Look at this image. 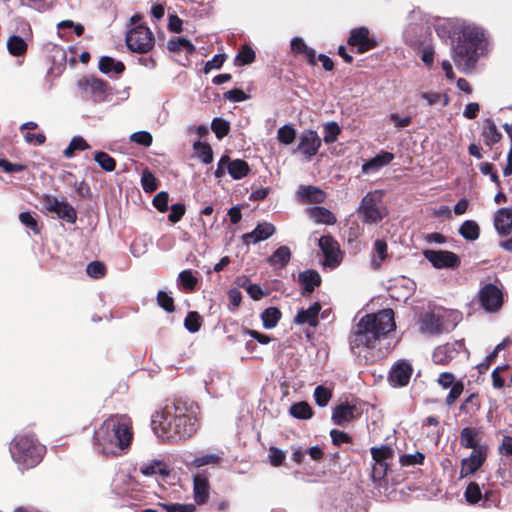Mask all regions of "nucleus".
<instances>
[{"label": "nucleus", "mask_w": 512, "mask_h": 512, "mask_svg": "<svg viewBox=\"0 0 512 512\" xmlns=\"http://www.w3.org/2000/svg\"><path fill=\"white\" fill-rule=\"evenodd\" d=\"M395 328L394 311L391 308L366 314L352 327L349 335L350 349L360 363H373L375 355L372 350Z\"/></svg>", "instance_id": "obj_1"}, {"label": "nucleus", "mask_w": 512, "mask_h": 512, "mask_svg": "<svg viewBox=\"0 0 512 512\" xmlns=\"http://www.w3.org/2000/svg\"><path fill=\"white\" fill-rule=\"evenodd\" d=\"M197 421L185 402L175 400L152 415L151 428L163 442L177 443L196 433Z\"/></svg>", "instance_id": "obj_2"}, {"label": "nucleus", "mask_w": 512, "mask_h": 512, "mask_svg": "<svg viewBox=\"0 0 512 512\" xmlns=\"http://www.w3.org/2000/svg\"><path fill=\"white\" fill-rule=\"evenodd\" d=\"M131 418L126 414H113L95 430L93 443L105 456H119L127 451L133 440Z\"/></svg>", "instance_id": "obj_3"}, {"label": "nucleus", "mask_w": 512, "mask_h": 512, "mask_svg": "<svg viewBox=\"0 0 512 512\" xmlns=\"http://www.w3.org/2000/svg\"><path fill=\"white\" fill-rule=\"evenodd\" d=\"M436 31L442 38H456V44L452 47V59L462 72L472 71L479 58L478 50L485 40L483 31L471 25L453 26L452 31L446 30L445 26H438Z\"/></svg>", "instance_id": "obj_4"}, {"label": "nucleus", "mask_w": 512, "mask_h": 512, "mask_svg": "<svg viewBox=\"0 0 512 512\" xmlns=\"http://www.w3.org/2000/svg\"><path fill=\"white\" fill-rule=\"evenodd\" d=\"M12 459L22 469H31L37 466L46 453V447L42 445L35 435L30 433L16 435L10 443Z\"/></svg>", "instance_id": "obj_5"}, {"label": "nucleus", "mask_w": 512, "mask_h": 512, "mask_svg": "<svg viewBox=\"0 0 512 512\" xmlns=\"http://www.w3.org/2000/svg\"><path fill=\"white\" fill-rule=\"evenodd\" d=\"M357 213L364 224L381 222L388 215V210L382 203V192L379 190L368 192L362 198Z\"/></svg>", "instance_id": "obj_6"}, {"label": "nucleus", "mask_w": 512, "mask_h": 512, "mask_svg": "<svg viewBox=\"0 0 512 512\" xmlns=\"http://www.w3.org/2000/svg\"><path fill=\"white\" fill-rule=\"evenodd\" d=\"M77 86L82 96L90 99L94 103L105 102L112 94V89L108 82L94 75L82 76L77 81Z\"/></svg>", "instance_id": "obj_7"}, {"label": "nucleus", "mask_w": 512, "mask_h": 512, "mask_svg": "<svg viewBox=\"0 0 512 512\" xmlns=\"http://www.w3.org/2000/svg\"><path fill=\"white\" fill-rule=\"evenodd\" d=\"M125 42L132 52L144 54L153 49L155 38L149 27L136 25L127 32Z\"/></svg>", "instance_id": "obj_8"}, {"label": "nucleus", "mask_w": 512, "mask_h": 512, "mask_svg": "<svg viewBox=\"0 0 512 512\" xmlns=\"http://www.w3.org/2000/svg\"><path fill=\"white\" fill-rule=\"evenodd\" d=\"M479 306L489 314L498 313L504 304V294L501 288L493 283L484 284L477 293Z\"/></svg>", "instance_id": "obj_9"}, {"label": "nucleus", "mask_w": 512, "mask_h": 512, "mask_svg": "<svg viewBox=\"0 0 512 512\" xmlns=\"http://www.w3.org/2000/svg\"><path fill=\"white\" fill-rule=\"evenodd\" d=\"M42 204L45 210L55 213L58 218L63 219L68 223H75L77 220V212L75 208L70 205L66 199L59 201L55 196L44 195Z\"/></svg>", "instance_id": "obj_10"}, {"label": "nucleus", "mask_w": 512, "mask_h": 512, "mask_svg": "<svg viewBox=\"0 0 512 512\" xmlns=\"http://www.w3.org/2000/svg\"><path fill=\"white\" fill-rule=\"evenodd\" d=\"M362 408L356 401H344L335 406L332 412L334 424L345 427L362 416Z\"/></svg>", "instance_id": "obj_11"}, {"label": "nucleus", "mask_w": 512, "mask_h": 512, "mask_svg": "<svg viewBox=\"0 0 512 512\" xmlns=\"http://www.w3.org/2000/svg\"><path fill=\"white\" fill-rule=\"evenodd\" d=\"M424 257L436 269H458L461 265L460 257L448 250H423Z\"/></svg>", "instance_id": "obj_12"}, {"label": "nucleus", "mask_w": 512, "mask_h": 512, "mask_svg": "<svg viewBox=\"0 0 512 512\" xmlns=\"http://www.w3.org/2000/svg\"><path fill=\"white\" fill-rule=\"evenodd\" d=\"M319 247L324 256V266L337 268L343 259V252L338 241L331 235H323L319 239Z\"/></svg>", "instance_id": "obj_13"}, {"label": "nucleus", "mask_w": 512, "mask_h": 512, "mask_svg": "<svg viewBox=\"0 0 512 512\" xmlns=\"http://www.w3.org/2000/svg\"><path fill=\"white\" fill-rule=\"evenodd\" d=\"M347 44L356 48L358 54L366 53L379 46L378 40L370 37L369 29L364 26L351 30Z\"/></svg>", "instance_id": "obj_14"}, {"label": "nucleus", "mask_w": 512, "mask_h": 512, "mask_svg": "<svg viewBox=\"0 0 512 512\" xmlns=\"http://www.w3.org/2000/svg\"><path fill=\"white\" fill-rule=\"evenodd\" d=\"M463 350H466L464 340L445 343L444 345H440L434 349L432 360L437 365H447Z\"/></svg>", "instance_id": "obj_15"}, {"label": "nucleus", "mask_w": 512, "mask_h": 512, "mask_svg": "<svg viewBox=\"0 0 512 512\" xmlns=\"http://www.w3.org/2000/svg\"><path fill=\"white\" fill-rule=\"evenodd\" d=\"M488 446H481L480 449L474 450L470 455L461 460L460 478H466L475 474L485 463L488 456Z\"/></svg>", "instance_id": "obj_16"}, {"label": "nucleus", "mask_w": 512, "mask_h": 512, "mask_svg": "<svg viewBox=\"0 0 512 512\" xmlns=\"http://www.w3.org/2000/svg\"><path fill=\"white\" fill-rule=\"evenodd\" d=\"M322 140L315 130H304L299 138L295 151L301 153L307 160H311L319 151Z\"/></svg>", "instance_id": "obj_17"}, {"label": "nucleus", "mask_w": 512, "mask_h": 512, "mask_svg": "<svg viewBox=\"0 0 512 512\" xmlns=\"http://www.w3.org/2000/svg\"><path fill=\"white\" fill-rule=\"evenodd\" d=\"M412 373V365L406 360H399L391 367L388 381L393 387H404L408 385Z\"/></svg>", "instance_id": "obj_18"}, {"label": "nucleus", "mask_w": 512, "mask_h": 512, "mask_svg": "<svg viewBox=\"0 0 512 512\" xmlns=\"http://www.w3.org/2000/svg\"><path fill=\"white\" fill-rule=\"evenodd\" d=\"M370 453L374 461V473L386 475L390 463L394 458V450L389 445H381L380 447H371Z\"/></svg>", "instance_id": "obj_19"}, {"label": "nucleus", "mask_w": 512, "mask_h": 512, "mask_svg": "<svg viewBox=\"0 0 512 512\" xmlns=\"http://www.w3.org/2000/svg\"><path fill=\"white\" fill-rule=\"evenodd\" d=\"M276 231L275 226L269 222L259 223L253 231L242 235V241L246 245L256 244L267 240Z\"/></svg>", "instance_id": "obj_20"}, {"label": "nucleus", "mask_w": 512, "mask_h": 512, "mask_svg": "<svg viewBox=\"0 0 512 512\" xmlns=\"http://www.w3.org/2000/svg\"><path fill=\"white\" fill-rule=\"evenodd\" d=\"M460 445L466 449L478 450L485 444H480L481 431L476 427H464L460 432Z\"/></svg>", "instance_id": "obj_21"}, {"label": "nucleus", "mask_w": 512, "mask_h": 512, "mask_svg": "<svg viewBox=\"0 0 512 512\" xmlns=\"http://www.w3.org/2000/svg\"><path fill=\"white\" fill-rule=\"evenodd\" d=\"M320 302H314L308 309L301 308L294 318L297 325L309 324L311 327L318 325V315L321 311Z\"/></svg>", "instance_id": "obj_22"}, {"label": "nucleus", "mask_w": 512, "mask_h": 512, "mask_svg": "<svg viewBox=\"0 0 512 512\" xmlns=\"http://www.w3.org/2000/svg\"><path fill=\"white\" fill-rule=\"evenodd\" d=\"M210 485L206 475L197 474L193 478V494L196 504L203 505L209 499Z\"/></svg>", "instance_id": "obj_23"}, {"label": "nucleus", "mask_w": 512, "mask_h": 512, "mask_svg": "<svg viewBox=\"0 0 512 512\" xmlns=\"http://www.w3.org/2000/svg\"><path fill=\"white\" fill-rule=\"evenodd\" d=\"M298 282L303 286L302 295L311 294L317 287L321 285L322 279L320 274L313 269L300 272Z\"/></svg>", "instance_id": "obj_24"}, {"label": "nucleus", "mask_w": 512, "mask_h": 512, "mask_svg": "<svg viewBox=\"0 0 512 512\" xmlns=\"http://www.w3.org/2000/svg\"><path fill=\"white\" fill-rule=\"evenodd\" d=\"M494 226L502 236L512 233V208L499 209L494 217Z\"/></svg>", "instance_id": "obj_25"}, {"label": "nucleus", "mask_w": 512, "mask_h": 512, "mask_svg": "<svg viewBox=\"0 0 512 512\" xmlns=\"http://www.w3.org/2000/svg\"><path fill=\"white\" fill-rule=\"evenodd\" d=\"M393 153L388 151H381L375 157L369 159L362 165V172L365 174L376 172L382 167L390 164L394 160Z\"/></svg>", "instance_id": "obj_26"}, {"label": "nucleus", "mask_w": 512, "mask_h": 512, "mask_svg": "<svg viewBox=\"0 0 512 512\" xmlns=\"http://www.w3.org/2000/svg\"><path fill=\"white\" fill-rule=\"evenodd\" d=\"M389 257L388 244L384 239H377L373 243L371 252V266L375 270H379L382 264Z\"/></svg>", "instance_id": "obj_27"}, {"label": "nucleus", "mask_w": 512, "mask_h": 512, "mask_svg": "<svg viewBox=\"0 0 512 512\" xmlns=\"http://www.w3.org/2000/svg\"><path fill=\"white\" fill-rule=\"evenodd\" d=\"M299 199L305 203L320 204L325 201L326 194L315 186H302L298 191Z\"/></svg>", "instance_id": "obj_28"}, {"label": "nucleus", "mask_w": 512, "mask_h": 512, "mask_svg": "<svg viewBox=\"0 0 512 512\" xmlns=\"http://www.w3.org/2000/svg\"><path fill=\"white\" fill-rule=\"evenodd\" d=\"M227 171L233 179L240 180L249 174L250 167L243 159L231 160L229 158V162H227Z\"/></svg>", "instance_id": "obj_29"}, {"label": "nucleus", "mask_w": 512, "mask_h": 512, "mask_svg": "<svg viewBox=\"0 0 512 512\" xmlns=\"http://www.w3.org/2000/svg\"><path fill=\"white\" fill-rule=\"evenodd\" d=\"M197 272H193L190 269L183 270L178 275V286L179 288L186 292L191 293L194 292L197 288L198 278L196 277Z\"/></svg>", "instance_id": "obj_30"}, {"label": "nucleus", "mask_w": 512, "mask_h": 512, "mask_svg": "<svg viewBox=\"0 0 512 512\" xmlns=\"http://www.w3.org/2000/svg\"><path fill=\"white\" fill-rule=\"evenodd\" d=\"M7 50L13 57H23L27 53V42L18 35H11L7 40Z\"/></svg>", "instance_id": "obj_31"}, {"label": "nucleus", "mask_w": 512, "mask_h": 512, "mask_svg": "<svg viewBox=\"0 0 512 512\" xmlns=\"http://www.w3.org/2000/svg\"><path fill=\"white\" fill-rule=\"evenodd\" d=\"M291 259V250L288 246H280L273 254L268 258V263L271 266H280L284 268L288 265Z\"/></svg>", "instance_id": "obj_32"}, {"label": "nucleus", "mask_w": 512, "mask_h": 512, "mask_svg": "<svg viewBox=\"0 0 512 512\" xmlns=\"http://www.w3.org/2000/svg\"><path fill=\"white\" fill-rule=\"evenodd\" d=\"M421 329L433 335L443 332V323L439 316L428 313L422 319Z\"/></svg>", "instance_id": "obj_33"}, {"label": "nucleus", "mask_w": 512, "mask_h": 512, "mask_svg": "<svg viewBox=\"0 0 512 512\" xmlns=\"http://www.w3.org/2000/svg\"><path fill=\"white\" fill-rule=\"evenodd\" d=\"M310 217L320 224L333 225L336 223L335 215L325 207L315 206L310 210Z\"/></svg>", "instance_id": "obj_34"}, {"label": "nucleus", "mask_w": 512, "mask_h": 512, "mask_svg": "<svg viewBox=\"0 0 512 512\" xmlns=\"http://www.w3.org/2000/svg\"><path fill=\"white\" fill-rule=\"evenodd\" d=\"M482 136L485 144L488 146H492L502 139V135L492 119L485 120Z\"/></svg>", "instance_id": "obj_35"}, {"label": "nucleus", "mask_w": 512, "mask_h": 512, "mask_svg": "<svg viewBox=\"0 0 512 512\" xmlns=\"http://www.w3.org/2000/svg\"><path fill=\"white\" fill-rule=\"evenodd\" d=\"M99 70L104 74L110 72L121 74L125 70V65L121 61H115L112 57L103 56L99 59Z\"/></svg>", "instance_id": "obj_36"}, {"label": "nucleus", "mask_w": 512, "mask_h": 512, "mask_svg": "<svg viewBox=\"0 0 512 512\" xmlns=\"http://www.w3.org/2000/svg\"><path fill=\"white\" fill-rule=\"evenodd\" d=\"M168 49L172 52H180L185 50L187 54L193 55L196 53L195 45L184 37L171 38L168 41Z\"/></svg>", "instance_id": "obj_37"}, {"label": "nucleus", "mask_w": 512, "mask_h": 512, "mask_svg": "<svg viewBox=\"0 0 512 512\" xmlns=\"http://www.w3.org/2000/svg\"><path fill=\"white\" fill-rule=\"evenodd\" d=\"M481 408V400L478 393L470 394L460 405L459 410L469 416H474Z\"/></svg>", "instance_id": "obj_38"}, {"label": "nucleus", "mask_w": 512, "mask_h": 512, "mask_svg": "<svg viewBox=\"0 0 512 512\" xmlns=\"http://www.w3.org/2000/svg\"><path fill=\"white\" fill-rule=\"evenodd\" d=\"M282 313L277 307H268L262 314L261 319L265 329H272L277 326L281 319Z\"/></svg>", "instance_id": "obj_39"}, {"label": "nucleus", "mask_w": 512, "mask_h": 512, "mask_svg": "<svg viewBox=\"0 0 512 512\" xmlns=\"http://www.w3.org/2000/svg\"><path fill=\"white\" fill-rule=\"evenodd\" d=\"M256 55L255 51L251 46L245 44L243 45L234 58V65L237 67H241L244 65H249L255 61Z\"/></svg>", "instance_id": "obj_40"}, {"label": "nucleus", "mask_w": 512, "mask_h": 512, "mask_svg": "<svg viewBox=\"0 0 512 512\" xmlns=\"http://www.w3.org/2000/svg\"><path fill=\"white\" fill-rule=\"evenodd\" d=\"M459 233L464 239L468 241H475L479 238L480 228L475 221L466 220L460 226Z\"/></svg>", "instance_id": "obj_41"}, {"label": "nucleus", "mask_w": 512, "mask_h": 512, "mask_svg": "<svg viewBox=\"0 0 512 512\" xmlns=\"http://www.w3.org/2000/svg\"><path fill=\"white\" fill-rule=\"evenodd\" d=\"M289 412L291 416L301 420H307L313 416L312 407L305 401L291 405Z\"/></svg>", "instance_id": "obj_42"}, {"label": "nucleus", "mask_w": 512, "mask_h": 512, "mask_svg": "<svg viewBox=\"0 0 512 512\" xmlns=\"http://www.w3.org/2000/svg\"><path fill=\"white\" fill-rule=\"evenodd\" d=\"M140 471L145 476L152 475H162L168 476L169 470L167 465L161 461H153L151 463L145 464L140 468Z\"/></svg>", "instance_id": "obj_43"}, {"label": "nucleus", "mask_w": 512, "mask_h": 512, "mask_svg": "<svg viewBox=\"0 0 512 512\" xmlns=\"http://www.w3.org/2000/svg\"><path fill=\"white\" fill-rule=\"evenodd\" d=\"M193 149L204 164H210L213 161V151L208 143L197 140L193 144Z\"/></svg>", "instance_id": "obj_44"}, {"label": "nucleus", "mask_w": 512, "mask_h": 512, "mask_svg": "<svg viewBox=\"0 0 512 512\" xmlns=\"http://www.w3.org/2000/svg\"><path fill=\"white\" fill-rule=\"evenodd\" d=\"M89 148L90 146L84 138L75 136L72 138L67 148L63 151V155L66 158H72L75 154V151H84Z\"/></svg>", "instance_id": "obj_45"}, {"label": "nucleus", "mask_w": 512, "mask_h": 512, "mask_svg": "<svg viewBox=\"0 0 512 512\" xmlns=\"http://www.w3.org/2000/svg\"><path fill=\"white\" fill-rule=\"evenodd\" d=\"M324 137L323 141L326 144H332L337 141L338 136L341 134V128L335 121L326 122L323 124Z\"/></svg>", "instance_id": "obj_46"}, {"label": "nucleus", "mask_w": 512, "mask_h": 512, "mask_svg": "<svg viewBox=\"0 0 512 512\" xmlns=\"http://www.w3.org/2000/svg\"><path fill=\"white\" fill-rule=\"evenodd\" d=\"M141 185L146 193H153L158 189V180L148 168L141 173Z\"/></svg>", "instance_id": "obj_47"}, {"label": "nucleus", "mask_w": 512, "mask_h": 512, "mask_svg": "<svg viewBox=\"0 0 512 512\" xmlns=\"http://www.w3.org/2000/svg\"><path fill=\"white\" fill-rule=\"evenodd\" d=\"M203 318L197 311H190L184 319V327L190 333H196L201 329Z\"/></svg>", "instance_id": "obj_48"}, {"label": "nucleus", "mask_w": 512, "mask_h": 512, "mask_svg": "<svg viewBox=\"0 0 512 512\" xmlns=\"http://www.w3.org/2000/svg\"><path fill=\"white\" fill-rule=\"evenodd\" d=\"M94 160L106 172H112L116 168V160L106 152H96Z\"/></svg>", "instance_id": "obj_49"}, {"label": "nucleus", "mask_w": 512, "mask_h": 512, "mask_svg": "<svg viewBox=\"0 0 512 512\" xmlns=\"http://www.w3.org/2000/svg\"><path fill=\"white\" fill-rule=\"evenodd\" d=\"M211 129L220 140L230 132V123L223 118L216 117L212 120Z\"/></svg>", "instance_id": "obj_50"}, {"label": "nucleus", "mask_w": 512, "mask_h": 512, "mask_svg": "<svg viewBox=\"0 0 512 512\" xmlns=\"http://www.w3.org/2000/svg\"><path fill=\"white\" fill-rule=\"evenodd\" d=\"M314 398L319 407H325L332 398V391L323 385H318L314 390Z\"/></svg>", "instance_id": "obj_51"}, {"label": "nucleus", "mask_w": 512, "mask_h": 512, "mask_svg": "<svg viewBox=\"0 0 512 512\" xmlns=\"http://www.w3.org/2000/svg\"><path fill=\"white\" fill-rule=\"evenodd\" d=\"M277 138L282 144H292L296 138V130L291 125H284L278 129Z\"/></svg>", "instance_id": "obj_52"}, {"label": "nucleus", "mask_w": 512, "mask_h": 512, "mask_svg": "<svg viewBox=\"0 0 512 512\" xmlns=\"http://www.w3.org/2000/svg\"><path fill=\"white\" fill-rule=\"evenodd\" d=\"M465 499L469 504H476L482 498V492L476 482H470L464 493Z\"/></svg>", "instance_id": "obj_53"}, {"label": "nucleus", "mask_w": 512, "mask_h": 512, "mask_svg": "<svg viewBox=\"0 0 512 512\" xmlns=\"http://www.w3.org/2000/svg\"><path fill=\"white\" fill-rule=\"evenodd\" d=\"M156 300L157 304L167 313L175 311L174 299L167 292L163 290L158 291Z\"/></svg>", "instance_id": "obj_54"}, {"label": "nucleus", "mask_w": 512, "mask_h": 512, "mask_svg": "<svg viewBox=\"0 0 512 512\" xmlns=\"http://www.w3.org/2000/svg\"><path fill=\"white\" fill-rule=\"evenodd\" d=\"M86 272L90 277L100 279L106 275L107 269L103 262L92 261L87 265Z\"/></svg>", "instance_id": "obj_55"}, {"label": "nucleus", "mask_w": 512, "mask_h": 512, "mask_svg": "<svg viewBox=\"0 0 512 512\" xmlns=\"http://www.w3.org/2000/svg\"><path fill=\"white\" fill-rule=\"evenodd\" d=\"M425 460V455L422 452H416L415 454H403L399 457V463L401 466H414L422 465Z\"/></svg>", "instance_id": "obj_56"}, {"label": "nucleus", "mask_w": 512, "mask_h": 512, "mask_svg": "<svg viewBox=\"0 0 512 512\" xmlns=\"http://www.w3.org/2000/svg\"><path fill=\"white\" fill-rule=\"evenodd\" d=\"M502 348H503V345L498 344L494 348V350L489 355L486 356L484 361H482L481 363H479L477 365V370L480 374H484L489 370L491 364L496 360V358L498 357V353Z\"/></svg>", "instance_id": "obj_57"}, {"label": "nucleus", "mask_w": 512, "mask_h": 512, "mask_svg": "<svg viewBox=\"0 0 512 512\" xmlns=\"http://www.w3.org/2000/svg\"><path fill=\"white\" fill-rule=\"evenodd\" d=\"M510 365L497 366L491 373L492 385L495 389H502L505 386V380L501 373L509 371Z\"/></svg>", "instance_id": "obj_58"}, {"label": "nucleus", "mask_w": 512, "mask_h": 512, "mask_svg": "<svg viewBox=\"0 0 512 512\" xmlns=\"http://www.w3.org/2000/svg\"><path fill=\"white\" fill-rule=\"evenodd\" d=\"M220 460H221V458L216 454H204V455L195 457L192 460L191 465L195 468H200L202 466L209 465V464H218L220 462Z\"/></svg>", "instance_id": "obj_59"}, {"label": "nucleus", "mask_w": 512, "mask_h": 512, "mask_svg": "<svg viewBox=\"0 0 512 512\" xmlns=\"http://www.w3.org/2000/svg\"><path fill=\"white\" fill-rule=\"evenodd\" d=\"M268 458L272 466L279 467L284 463L286 454L281 449L271 446L268 450Z\"/></svg>", "instance_id": "obj_60"}, {"label": "nucleus", "mask_w": 512, "mask_h": 512, "mask_svg": "<svg viewBox=\"0 0 512 512\" xmlns=\"http://www.w3.org/2000/svg\"><path fill=\"white\" fill-rule=\"evenodd\" d=\"M19 220L24 226L32 230L35 234H40L41 227L30 212L20 213Z\"/></svg>", "instance_id": "obj_61"}, {"label": "nucleus", "mask_w": 512, "mask_h": 512, "mask_svg": "<svg viewBox=\"0 0 512 512\" xmlns=\"http://www.w3.org/2000/svg\"><path fill=\"white\" fill-rule=\"evenodd\" d=\"M464 391V384L462 381H456L454 385L451 386L450 392L446 396L445 404L447 406H452L456 400L461 396Z\"/></svg>", "instance_id": "obj_62"}, {"label": "nucleus", "mask_w": 512, "mask_h": 512, "mask_svg": "<svg viewBox=\"0 0 512 512\" xmlns=\"http://www.w3.org/2000/svg\"><path fill=\"white\" fill-rule=\"evenodd\" d=\"M330 436L332 443L338 447L342 444H351L353 442V438L348 433L337 429L331 430Z\"/></svg>", "instance_id": "obj_63"}, {"label": "nucleus", "mask_w": 512, "mask_h": 512, "mask_svg": "<svg viewBox=\"0 0 512 512\" xmlns=\"http://www.w3.org/2000/svg\"><path fill=\"white\" fill-rule=\"evenodd\" d=\"M169 194L166 191L157 193L152 201L154 207L161 213L166 212L169 209Z\"/></svg>", "instance_id": "obj_64"}]
</instances>
